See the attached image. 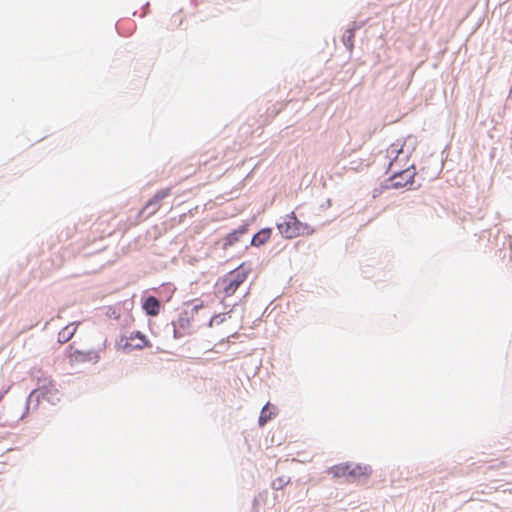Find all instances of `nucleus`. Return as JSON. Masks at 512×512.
<instances>
[{"instance_id": "obj_1", "label": "nucleus", "mask_w": 512, "mask_h": 512, "mask_svg": "<svg viewBox=\"0 0 512 512\" xmlns=\"http://www.w3.org/2000/svg\"><path fill=\"white\" fill-rule=\"evenodd\" d=\"M250 272V266L246 263H241L236 269L222 277L218 281V284L222 286V293L224 297L232 296L239 286L246 281Z\"/></svg>"}, {"instance_id": "obj_2", "label": "nucleus", "mask_w": 512, "mask_h": 512, "mask_svg": "<svg viewBox=\"0 0 512 512\" xmlns=\"http://www.w3.org/2000/svg\"><path fill=\"white\" fill-rule=\"evenodd\" d=\"M277 229L287 239L314 233V229L310 225L300 222L294 212L286 215L283 221L277 224Z\"/></svg>"}, {"instance_id": "obj_3", "label": "nucleus", "mask_w": 512, "mask_h": 512, "mask_svg": "<svg viewBox=\"0 0 512 512\" xmlns=\"http://www.w3.org/2000/svg\"><path fill=\"white\" fill-rule=\"evenodd\" d=\"M68 359L71 365L82 363H97L100 359L98 352L94 350H79L74 348L73 345L69 346Z\"/></svg>"}, {"instance_id": "obj_4", "label": "nucleus", "mask_w": 512, "mask_h": 512, "mask_svg": "<svg viewBox=\"0 0 512 512\" xmlns=\"http://www.w3.org/2000/svg\"><path fill=\"white\" fill-rule=\"evenodd\" d=\"M371 468L368 465L349 464L350 481L367 478L371 475Z\"/></svg>"}, {"instance_id": "obj_5", "label": "nucleus", "mask_w": 512, "mask_h": 512, "mask_svg": "<svg viewBox=\"0 0 512 512\" xmlns=\"http://www.w3.org/2000/svg\"><path fill=\"white\" fill-rule=\"evenodd\" d=\"M171 193L170 188H165L156 192V194L146 203L144 209L153 207L151 213H155L159 209L160 202L168 197Z\"/></svg>"}, {"instance_id": "obj_6", "label": "nucleus", "mask_w": 512, "mask_h": 512, "mask_svg": "<svg viewBox=\"0 0 512 512\" xmlns=\"http://www.w3.org/2000/svg\"><path fill=\"white\" fill-rule=\"evenodd\" d=\"M333 476V478H343L346 481H350L349 475V463H340L330 467L327 471Z\"/></svg>"}, {"instance_id": "obj_7", "label": "nucleus", "mask_w": 512, "mask_h": 512, "mask_svg": "<svg viewBox=\"0 0 512 512\" xmlns=\"http://www.w3.org/2000/svg\"><path fill=\"white\" fill-rule=\"evenodd\" d=\"M277 415V408L267 403L261 410L260 416H259V425L263 427L267 422L272 420Z\"/></svg>"}, {"instance_id": "obj_8", "label": "nucleus", "mask_w": 512, "mask_h": 512, "mask_svg": "<svg viewBox=\"0 0 512 512\" xmlns=\"http://www.w3.org/2000/svg\"><path fill=\"white\" fill-rule=\"evenodd\" d=\"M129 341L130 342L127 343V345H129L135 349H142L144 347L150 346L146 337L143 334H141L139 331L132 333L129 338Z\"/></svg>"}, {"instance_id": "obj_9", "label": "nucleus", "mask_w": 512, "mask_h": 512, "mask_svg": "<svg viewBox=\"0 0 512 512\" xmlns=\"http://www.w3.org/2000/svg\"><path fill=\"white\" fill-rule=\"evenodd\" d=\"M414 175H415V173L413 171H410V170L402 171L398 175H394V177H393V181H394L393 185L395 187H399V186H404L407 183L412 184L413 183Z\"/></svg>"}, {"instance_id": "obj_10", "label": "nucleus", "mask_w": 512, "mask_h": 512, "mask_svg": "<svg viewBox=\"0 0 512 512\" xmlns=\"http://www.w3.org/2000/svg\"><path fill=\"white\" fill-rule=\"evenodd\" d=\"M143 308L148 315L156 316L160 311V302L157 298L150 296L143 303Z\"/></svg>"}, {"instance_id": "obj_11", "label": "nucleus", "mask_w": 512, "mask_h": 512, "mask_svg": "<svg viewBox=\"0 0 512 512\" xmlns=\"http://www.w3.org/2000/svg\"><path fill=\"white\" fill-rule=\"evenodd\" d=\"M247 232V228L245 226L232 231L224 238V248L230 247L237 243L241 236Z\"/></svg>"}, {"instance_id": "obj_12", "label": "nucleus", "mask_w": 512, "mask_h": 512, "mask_svg": "<svg viewBox=\"0 0 512 512\" xmlns=\"http://www.w3.org/2000/svg\"><path fill=\"white\" fill-rule=\"evenodd\" d=\"M270 237H271V229L264 228L253 236V238L251 240V245L257 246V247L264 245L266 242H268Z\"/></svg>"}, {"instance_id": "obj_13", "label": "nucleus", "mask_w": 512, "mask_h": 512, "mask_svg": "<svg viewBox=\"0 0 512 512\" xmlns=\"http://www.w3.org/2000/svg\"><path fill=\"white\" fill-rule=\"evenodd\" d=\"M76 332V327L68 325L58 333V341L61 343L68 342Z\"/></svg>"}]
</instances>
